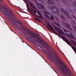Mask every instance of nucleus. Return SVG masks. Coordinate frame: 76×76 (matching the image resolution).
<instances>
[{
	"label": "nucleus",
	"mask_w": 76,
	"mask_h": 76,
	"mask_svg": "<svg viewBox=\"0 0 76 76\" xmlns=\"http://www.w3.org/2000/svg\"><path fill=\"white\" fill-rule=\"evenodd\" d=\"M27 32L28 34L29 35H30L29 36V39L30 41H33V38L32 37H33V38H36L37 39H39L41 42L43 43V44L41 43V44L42 45L43 47L45 49H46V50H47V51L48 50V48H49V45L48 44H47L45 42L43 41L42 39L39 38V37H38V35L34 33H32V32L30 33L28 30H27Z\"/></svg>",
	"instance_id": "f257e3e1"
},
{
	"label": "nucleus",
	"mask_w": 76,
	"mask_h": 76,
	"mask_svg": "<svg viewBox=\"0 0 76 76\" xmlns=\"http://www.w3.org/2000/svg\"><path fill=\"white\" fill-rule=\"evenodd\" d=\"M44 15L46 18H48V19H50V18L51 20H54V17H53L50 13L46 11L44 12Z\"/></svg>",
	"instance_id": "f03ea898"
},
{
	"label": "nucleus",
	"mask_w": 76,
	"mask_h": 76,
	"mask_svg": "<svg viewBox=\"0 0 76 76\" xmlns=\"http://www.w3.org/2000/svg\"><path fill=\"white\" fill-rule=\"evenodd\" d=\"M57 60L59 61V63H60L61 64L63 68H64L65 70H66V72H68V73H70V71H69V70L67 68L66 66V65H65V64L64 63H63V62H62V61H61V60H60V59H59V58H57Z\"/></svg>",
	"instance_id": "7ed1b4c3"
},
{
	"label": "nucleus",
	"mask_w": 76,
	"mask_h": 76,
	"mask_svg": "<svg viewBox=\"0 0 76 76\" xmlns=\"http://www.w3.org/2000/svg\"><path fill=\"white\" fill-rule=\"evenodd\" d=\"M51 10L52 12L54 13H56V14H58L59 13V10H58V9H57V7L55 6L52 7Z\"/></svg>",
	"instance_id": "20e7f679"
},
{
	"label": "nucleus",
	"mask_w": 76,
	"mask_h": 76,
	"mask_svg": "<svg viewBox=\"0 0 76 76\" xmlns=\"http://www.w3.org/2000/svg\"><path fill=\"white\" fill-rule=\"evenodd\" d=\"M53 27L55 28V29H56V30L57 31L60 33L61 35H65V34L64 33V32H63L60 28L57 27L55 26L54 25H53Z\"/></svg>",
	"instance_id": "39448f33"
},
{
	"label": "nucleus",
	"mask_w": 76,
	"mask_h": 76,
	"mask_svg": "<svg viewBox=\"0 0 76 76\" xmlns=\"http://www.w3.org/2000/svg\"><path fill=\"white\" fill-rule=\"evenodd\" d=\"M60 11L63 13L67 17V18H70V15H69V14L67 12V11L64 9V8H62L61 9H60Z\"/></svg>",
	"instance_id": "423d86ee"
},
{
	"label": "nucleus",
	"mask_w": 76,
	"mask_h": 76,
	"mask_svg": "<svg viewBox=\"0 0 76 76\" xmlns=\"http://www.w3.org/2000/svg\"><path fill=\"white\" fill-rule=\"evenodd\" d=\"M64 31H65L66 34L68 37H69L70 38H73V35H72V34H71L70 32L68 31L65 29H64Z\"/></svg>",
	"instance_id": "0eeeda50"
},
{
	"label": "nucleus",
	"mask_w": 76,
	"mask_h": 76,
	"mask_svg": "<svg viewBox=\"0 0 76 76\" xmlns=\"http://www.w3.org/2000/svg\"><path fill=\"white\" fill-rule=\"evenodd\" d=\"M37 6L39 9H44V7L41 4H39L38 3L37 4Z\"/></svg>",
	"instance_id": "6e6552de"
},
{
	"label": "nucleus",
	"mask_w": 76,
	"mask_h": 76,
	"mask_svg": "<svg viewBox=\"0 0 76 76\" xmlns=\"http://www.w3.org/2000/svg\"><path fill=\"white\" fill-rule=\"evenodd\" d=\"M45 22L47 24V26H48V27H49V28H50V29H52V30H54V29L53 28V27H52L51 26H50L49 23H47V22Z\"/></svg>",
	"instance_id": "1a4fd4ad"
},
{
	"label": "nucleus",
	"mask_w": 76,
	"mask_h": 76,
	"mask_svg": "<svg viewBox=\"0 0 76 76\" xmlns=\"http://www.w3.org/2000/svg\"><path fill=\"white\" fill-rule=\"evenodd\" d=\"M64 41H65V42H66L67 44H68V45H70V43L69 42H70V41H69L68 40V39H67L66 38H65L64 39Z\"/></svg>",
	"instance_id": "9d476101"
},
{
	"label": "nucleus",
	"mask_w": 76,
	"mask_h": 76,
	"mask_svg": "<svg viewBox=\"0 0 76 76\" xmlns=\"http://www.w3.org/2000/svg\"><path fill=\"white\" fill-rule=\"evenodd\" d=\"M48 3H50V4H51L54 5V4H55L54 2L51 1V0H48Z\"/></svg>",
	"instance_id": "9b49d317"
},
{
	"label": "nucleus",
	"mask_w": 76,
	"mask_h": 76,
	"mask_svg": "<svg viewBox=\"0 0 76 76\" xmlns=\"http://www.w3.org/2000/svg\"><path fill=\"white\" fill-rule=\"evenodd\" d=\"M48 54L50 57H51V58H52L53 57V54H51L50 53L48 52Z\"/></svg>",
	"instance_id": "f8f14e48"
},
{
	"label": "nucleus",
	"mask_w": 76,
	"mask_h": 76,
	"mask_svg": "<svg viewBox=\"0 0 76 76\" xmlns=\"http://www.w3.org/2000/svg\"><path fill=\"white\" fill-rule=\"evenodd\" d=\"M67 25L66 26L67 27V28H68L69 29H70V30H72V28H71V27H70V25L68 24H67Z\"/></svg>",
	"instance_id": "ddd939ff"
},
{
	"label": "nucleus",
	"mask_w": 76,
	"mask_h": 76,
	"mask_svg": "<svg viewBox=\"0 0 76 76\" xmlns=\"http://www.w3.org/2000/svg\"><path fill=\"white\" fill-rule=\"evenodd\" d=\"M54 24H55L56 26H59V27H60V25L59 23H58L56 22H55Z\"/></svg>",
	"instance_id": "4468645a"
},
{
	"label": "nucleus",
	"mask_w": 76,
	"mask_h": 76,
	"mask_svg": "<svg viewBox=\"0 0 76 76\" xmlns=\"http://www.w3.org/2000/svg\"><path fill=\"white\" fill-rule=\"evenodd\" d=\"M61 69L62 71V73H63V74L64 73V72L65 71H64V68H61Z\"/></svg>",
	"instance_id": "2eb2a0df"
},
{
	"label": "nucleus",
	"mask_w": 76,
	"mask_h": 76,
	"mask_svg": "<svg viewBox=\"0 0 76 76\" xmlns=\"http://www.w3.org/2000/svg\"><path fill=\"white\" fill-rule=\"evenodd\" d=\"M29 4L31 6V7L32 8H34V9L35 8V7H33V4L31 3H30Z\"/></svg>",
	"instance_id": "dca6fc26"
},
{
	"label": "nucleus",
	"mask_w": 76,
	"mask_h": 76,
	"mask_svg": "<svg viewBox=\"0 0 76 76\" xmlns=\"http://www.w3.org/2000/svg\"><path fill=\"white\" fill-rule=\"evenodd\" d=\"M73 30L74 31H75V32H76V27L74 26H73Z\"/></svg>",
	"instance_id": "f3484780"
},
{
	"label": "nucleus",
	"mask_w": 76,
	"mask_h": 76,
	"mask_svg": "<svg viewBox=\"0 0 76 76\" xmlns=\"http://www.w3.org/2000/svg\"><path fill=\"white\" fill-rule=\"evenodd\" d=\"M31 9L32 10V11H33V12H34L35 14V15H37V13H36V12H36V11H35V10H33V9H32L31 8Z\"/></svg>",
	"instance_id": "a211bd4d"
},
{
	"label": "nucleus",
	"mask_w": 76,
	"mask_h": 76,
	"mask_svg": "<svg viewBox=\"0 0 76 76\" xmlns=\"http://www.w3.org/2000/svg\"><path fill=\"white\" fill-rule=\"evenodd\" d=\"M61 19L63 20H64V19H65V17H64L63 16V15L61 16Z\"/></svg>",
	"instance_id": "6ab92c4d"
},
{
	"label": "nucleus",
	"mask_w": 76,
	"mask_h": 76,
	"mask_svg": "<svg viewBox=\"0 0 76 76\" xmlns=\"http://www.w3.org/2000/svg\"><path fill=\"white\" fill-rule=\"evenodd\" d=\"M56 19L57 20L58 22H60V20L58 19V18H56Z\"/></svg>",
	"instance_id": "aec40b11"
},
{
	"label": "nucleus",
	"mask_w": 76,
	"mask_h": 76,
	"mask_svg": "<svg viewBox=\"0 0 76 76\" xmlns=\"http://www.w3.org/2000/svg\"><path fill=\"white\" fill-rule=\"evenodd\" d=\"M40 1H41L42 3H44V0H39Z\"/></svg>",
	"instance_id": "412c9836"
},
{
	"label": "nucleus",
	"mask_w": 76,
	"mask_h": 76,
	"mask_svg": "<svg viewBox=\"0 0 76 76\" xmlns=\"http://www.w3.org/2000/svg\"><path fill=\"white\" fill-rule=\"evenodd\" d=\"M37 13L38 14V15H40V16H41V14L39 12H37Z\"/></svg>",
	"instance_id": "4be33fe9"
},
{
	"label": "nucleus",
	"mask_w": 76,
	"mask_h": 76,
	"mask_svg": "<svg viewBox=\"0 0 76 76\" xmlns=\"http://www.w3.org/2000/svg\"><path fill=\"white\" fill-rule=\"evenodd\" d=\"M26 6L28 9H29V5H28V4H27Z\"/></svg>",
	"instance_id": "5701e85b"
},
{
	"label": "nucleus",
	"mask_w": 76,
	"mask_h": 76,
	"mask_svg": "<svg viewBox=\"0 0 76 76\" xmlns=\"http://www.w3.org/2000/svg\"><path fill=\"white\" fill-rule=\"evenodd\" d=\"M61 37L62 38H64V37L63 36H62V35H61Z\"/></svg>",
	"instance_id": "b1692460"
},
{
	"label": "nucleus",
	"mask_w": 76,
	"mask_h": 76,
	"mask_svg": "<svg viewBox=\"0 0 76 76\" xmlns=\"http://www.w3.org/2000/svg\"><path fill=\"white\" fill-rule=\"evenodd\" d=\"M74 25L75 26H76V24L75 23H74Z\"/></svg>",
	"instance_id": "393cba45"
},
{
	"label": "nucleus",
	"mask_w": 76,
	"mask_h": 76,
	"mask_svg": "<svg viewBox=\"0 0 76 76\" xmlns=\"http://www.w3.org/2000/svg\"><path fill=\"white\" fill-rule=\"evenodd\" d=\"M0 1L2 2V0H0Z\"/></svg>",
	"instance_id": "a878e982"
},
{
	"label": "nucleus",
	"mask_w": 76,
	"mask_h": 76,
	"mask_svg": "<svg viewBox=\"0 0 76 76\" xmlns=\"http://www.w3.org/2000/svg\"><path fill=\"white\" fill-rule=\"evenodd\" d=\"M73 21L74 22H75V21H74V20H73Z\"/></svg>",
	"instance_id": "bb28decb"
},
{
	"label": "nucleus",
	"mask_w": 76,
	"mask_h": 76,
	"mask_svg": "<svg viewBox=\"0 0 76 76\" xmlns=\"http://www.w3.org/2000/svg\"><path fill=\"white\" fill-rule=\"evenodd\" d=\"M41 19H42V17H41Z\"/></svg>",
	"instance_id": "cd10ccee"
},
{
	"label": "nucleus",
	"mask_w": 76,
	"mask_h": 76,
	"mask_svg": "<svg viewBox=\"0 0 76 76\" xmlns=\"http://www.w3.org/2000/svg\"><path fill=\"white\" fill-rule=\"evenodd\" d=\"M64 26H65V23H64Z\"/></svg>",
	"instance_id": "c85d7f7f"
},
{
	"label": "nucleus",
	"mask_w": 76,
	"mask_h": 76,
	"mask_svg": "<svg viewBox=\"0 0 76 76\" xmlns=\"http://www.w3.org/2000/svg\"><path fill=\"white\" fill-rule=\"evenodd\" d=\"M42 58H43V59H44V58H43V57H42Z\"/></svg>",
	"instance_id": "c756f323"
},
{
	"label": "nucleus",
	"mask_w": 76,
	"mask_h": 76,
	"mask_svg": "<svg viewBox=\"0 0 76 76\" xmlns=\"http://www.w3.org/2000/svg\"><path fill=\"white\" fill-rule=\"evenodd\" d=\"M26 1H28L27 0H25Z\"/></svg>",
	"instance_id": "7c9ffc66"
},
{
	"label": "nucleus",
	"mask_w": 76,
	"mask_h": 76,
	"mask_svg": "<svg viewBox=\"0 0 76 76\" xmlns=\"http://www.w3.org/2000/svg\"><path fill=\"white\" fill-rule=\"evenodd\" d=\"M51 67L52 68L53 67V66H51Z\"/></svg>",
	"instance_id": "2f4dec72"
},
{
	"label": "nucleus",
	"mask_w": 76,
	"mask_h": 76,
	"mask_svg": "<svg viewBox=\"0 0 76 76\" xmlns=\"http://www.w3.org/2000/svg\"><path fill=\"white\" fill-rule=\"evenodd\" d=\"M6 24H7V23H5Z\"/></svg>",
	"instance_id": "473e14b6"
},
{
	"label": "nucleus",
	"mask_w": 76,
	"mask_h": 76,
	"mask_svg": "<svg viewBox=\"0 0 76 76\" xmlns=\"http://www.w3.org/2000/svg\"><path fill=\"white\" fill-rule=\"evenodd\" d=\"M22 42H24L23 41H22Z\"/></svg>",
	"instance_id": "72a5a7b5"
},
{
	"label": "nucleus",
	"mask_w": 76,
	"mask_h": 76,
	"mask_svg": "<svg viewBox=\"0 0 76 76\" xmlns=\"http://www.w3.org/2000/svg\"><path fill=\"white\" fill-rule=\"evenodd\" d=\"M28 45V46H29V45Z\"/></svg>",
	"instance_id": "f704fd0d"
},
{
	"label": "nucleus",
	"mask_w": 76,
	"mask_h": 76,
	"mask_svg": "<svg viewBox=\"0 0 76 76\" xmlns=\"http://www.w3.org/2000/svg\"><path fill=\"white\" fill-rule=\"evenodd\" d=\"M30 11H31V12H32V11H31V10H30Z\"/></svg>",
	"instance_id": "c9c22d12"
},
{
	"label": "nucleus",
	"mask_w": 76,
	"mask_h": 76,
	"mask_svg": "<svg viewBox=\"0 0 76 76\" xmlns=\"http://www.w3.org/2000/svg\"><path fill=\"white\" fill-rule=\"evenodd\" d=\"M0 17H1V15H0Z\"/></svg>",
	"instance_id": "e433bc0d"
},
{
	"label": "nucleus",
	"mask_w": 76,
	"mask_h": 76,
	"mask_svg": "<svg viewBox=\"0 0 76 76\" xmlns=\"http://www.w3.org/2000/svg\"><path fill=\"white\" fill-rule=\"evenodd\" d=\"M45 61H46L45 60Z\"/></svg>",
	"instance_id": "4c0bfd02"
},
{
	"label": "nucleus",
	"mask_w": 76,
	"mask_h": 76,
	"mask_svg": "<svg viewBox=\"0 0 76 76\" xmlns=\"http://www.w3.org/2000/svg\"><path fill=\"white\" fill-rule=\"evenodd\" d=\"M56 0V1H57V0Z\"/></svg>",
	"instance_id": "58836bf2"
},
{
	"label": "nucleus",
	"mask_w": 76,
	"mask_h": 76,
	"mask_svg": "<svg viewBox=\"0 0 76 76\" xmlns=\"http://www.w3.org/2000/svg\"><path fill=\"white\" fill-rule=\"evenodd\" d=\"M50 65L51 66V65L50 64Z\"/></svg>",
	"instance_id": "ea45409f"
}]
</instances>
